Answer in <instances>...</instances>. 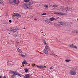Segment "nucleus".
I'll list each match as a JSON object with an SVG mask.
<instances>
[{
  "label": "nucleus",
  "mask_w": 78,
  "mask_h": 78,
  "mask_svg": "<svg viewBox=\"0 0 78 78\" xmlns=\"http://www.w3.org/2000/svg\"><path fill=\"white\" fill-rule=\"evenodd\" d=\"M44 8H46V9L45 8V9H48V5H45L44 6Z\"/></svg>",
  "instance_id": "nucleus-20"
},
{
  "label": "nucleus",
  "mask_w": 78,
  "mask_h": 78,
  "mask_svg": "<svg viewBox=\"0 0 78 78\" xmlns=\"http://www.w3.org/2000/svg\"><path fill=\"white\" fill-rule=\"evenodd\" d=\"M45 22L46 23H47L48 24H49L50 23V20L48 19H46L45 20Z\"/></svg>",
  "instance_id": "nucleus-10"
},
{
  "label": "nucleus",
  "mask_w": 78,
  "mask_h": 78,
  "mask_svg": "<svg viewBox=\"0 0 78 78\" xmlns=\"http://www.w3.org/2000/svg\"><path fill=\"white\" fill-rule=\"evenodd\" d=\"M24 64L25 65H27V61H23V64Z\"/></svg>",
  "instance_id": "nucleus-22"
},
{
  "label": "nucleus",
  "mask_w": 78,
  "mask_h": 78,
  "mask_svg": "<svg viewBox=\"0 0 78 78\" xmlns=\"http://www.w3.org/2000/svg\"><path fill=\"white\" fill-rule=\"evenodd\" d=\"M65 61L66 62H69V61H70V60L66 59L65 60Z\"/></svg>",
  "instance_id": "nucleus-26"
},
{
  "label": "nucleus",
  "mask_w": 78,
  "mask_h": 78,
  "mask_svg": "<svg viewBox=\"0 0 78 78\" xmlns=\"http://www.w3.org/2000/svg\"><path fill=\"white\" fill-rule=\"evenodd\" d=\"M33 2L32 1H31L29 2L28 4L29 5H33Z\"/></svg>",
  "instance_id": "nucleus-12"
},
{
  "label": "nucleus",
  "mask_w": 78,
  "mask_h": 78,
  "mask_svg": "<svg viewBox=\"0 0 78 78\" xmlns=\"http://www.w3.org/2000/svg\"><path fill=\"white\" fill-rule=\"evenodd\" d=\"M17 50L19 52V53H22V51L21 50L19 49V48H17Z\"/></svg>",
  "instance_id": "nucleus-18"
},
{
  "label": "nucleus",
  "mask_w": 78,
  "mask_h": 78,
  "mask_svg": "<svg viewBox=\"0 0 78 78\" xmlns=\"http://www.w3.org/2000/svg\"><path fill=\"white\" fill-rule=\"evenodd\" d=\"M69 47H71V48H77V47L74 46L73 45H71L69 46Z\"/></svg>",
  "instance_id": "nucleus-9"
},
{
  "label": "nucleus",
  "mask_w": 78,
  "mask_h": 78,
  "mask_svg": "<svg viewBox=\"0 0 78 78\" xmlns=\"http://www.w3.org/2000/svg\"><path fill=\"white\" fill-rule=\"evenodd\" d=\"M0 3L1 5H3V4L2 0H0Z\"/></svg>",
  "instance_id": "nucleus-24"
},
{
  "label": "nucleus",
  "mask_w": 78,
  "mask_h": 78,
  "mask_svg": "<svg viewBox=\"0 0 78 78\" xmlns=\"http://www.w3.org/2000/svg\"><path fill=\"white\" fill-rule=\"evenodd\" d=\"M17 75H18V76H20V77H21V76H22V75L21 74L19 73H18Z\"/></svg>",
  "instance_id": "nucleus-23"
},
{
  "label": "nucleus",
  "mask_w": 78,
  "mask_h": 78,
  "mask_svg": "<svg viewBox=\"0 0 78 78\" xmlns=\"http://www.w3.org/2000/svg\"><path fill=\"white\" fill-rule=\"evenodd\" d=\"M15 37H17V36H18V32L17 31H16L15 34Z\"/></svg>",
  "instance_id": "nucleus-14"
},
{
  "label": "nucleus",
  "mask_w": 78,
  "mask_h": 78,
  "mask_svg": "<svg viewBox=\"0 0 78 78\" xmlns=\"http://www.w3.org/2000/svg\"><path fill=\"white\" fill-rule=\"evenodd\" d=\"M44 45H46V44H47V43H46V41H44Z\"/></svg>",
  "instance_id": "nucleus-32"
},
{
  "label": "nucleus",
  "mask_w": 78,
  "mask_h": 78,
  "mask_svg": "<svg viewBox=\"0 0 78 78\" xmlns=\"http://www.w3.org/2000/svg\"><path fill=\"white\" fill-rule=\"evenodd\" d=\"M10 31H12L13 32H16L17 30L14 27H11L10 29Z\"/></svg>",
  "instance_id": "nucleus-6"
},
{
  "label": "nucleus",
  "mask_w": 78,
  "mask_h": 78,
  "mask_svg": "<svg viewBox=\"0 0 78 78\" xmlns=\"http://www.w3.org/2000/svg\"><path fill=\"white\" fill-rule=\"evenodd\" d=\"M24 70H25V72L26 73H27L28 72V69L27 68H25L24 69Z\"/></svg>",
  "instance_id": "nucleus-21"
},
{
  "label": "nucleus",
  "mask_w": 78,
  "mask_h": 78,
  "mask_svg": "<svg viewBox=\"0 0 78 78\" xmlns=\"http://www.w3.org/2000/svg\"><path fill=\"white\" fill-rule=\"evenodd\" d=\"M9 22L10 23H11L12 22V21H11V20H9Z\"/></svg>",
  "instance_id": "nucleus-36"
},
{
  "label": "nucleus",
  "mask_w": 78,
  "mask_h": 78,
  "mask_svg": "<svg viewBox=\"0 0 78 78\" xmlns=\"http://www.w3.org/2000/svg\"><path fill=\"white\" fill-rule=\"evenodd\" d=\"M29 77H30V75H29V74H28L24 76L25 78H29Z\"/></svg>",
  "instance_id": "nucleus-16"
},
{
  "label": "nucleus",
  "mask_w": 78,
  "mask_h": 78,
  "mask_svg": "<svg viewBox=\"0 0 78 78\" xmlns=\"http://www.w3.org/2000/svg\"><path fill=\"white\" fill-rule=\"evenodd\" d=\"M15 76H14L13 74L12 75L11 77V78H15Z\"/></svg>",
  "instance_id": "nucleus-25"
},
{
  "label": "nucleus",
  "mask_w": 78,
  "mask_h": 78,
  "mask_svg": "<svg viewBox=\"0 0 78 78\" xmlns=\"http://www.w3.org/2000/svg\"><path fill=\"white\" fill-rule=\"evenodd\" d=\"M2 78V76H0V78Z\"/></svg>",
  "instance_id": "nucleus-41"
},
{
  "label": "nucleus",
  "mask_w": 78,
  "mask_h": 78,
  "mask_svg": "<svg viewBox=\"0 0 78 78\" xmlns=\"http://www.w3.org/2000/svg\"><path fill=\"white\" fill-rule=\"evenodd\" d=\"M44 53H45L46 55H48V52L47 50V49L45 48L44 49Z\"/></svg>",
  "instance_id": "nucleus-8"
},
{
  "label": "nucleus",
  "mask_w": 78,
  "mask_h": 78,
  "mask_svg": "<svg viewBox=\"0 0 78 78\" xmlns=\"http://www.w3.org/2000/svg\"><path fill=\"white\" fill-rule=\"evenodd\" d=\"M23 29H25V28H23Z\"/></svg>",
  "instance_id": "nucleus-44"
},
{
  "label": "nucleus",
  "mask_w": 78,
  "mask_h": 78,
  "mask_svg": "<svg viewBox=\"0 0 78 78\" xmlns=\"http://www.w3.org/2000/svg\"><path fill=\"white\" fill-rule=\"evenodd\" d=\"M51 55H53V56H55V57H56V56H57V55H55L54 54V53H53L52 52H51L50 54Z\"/></svg>",
  "instance_id": "nucleus-17"
},
{
  "label": "nucleus",
  "mask_w": 78,
  "mask_h": 78,
  "mask_svg": "<svg viewBox=\"0 0 78 78\" xmlns=\"http://www.w3.org/2000/svg\"><path fill=\"white\" fill-rule=\"evenodd\" d=\"M59 25H65L66 23L62 22H61L59 23Z\"/></svg>",
  "instance_id": "nucleus-11"
},
{
  "label": "nucleus",
  "mask_w": 78,
  "mask_h": 78,
  "mask_svg": "<svg viewBox=\"0 0 78 78\" xmlns=\"http://www.w3.org/2000/svg\"><path fill=\"white\" fill-rule=\"evenodd\" d=\"M49 20L51 21H53V20H55V18H54L53 17L49 19Z\"/></svg>",
  "instance_id": "nucleus-15"
},
{
  "label": "nucleus",
  "mask_w": 78,
  "mask_h": 78,
  "mask_svg": "<svg viewBox=\"0 0 78 78\" xmlns=\"http://www.w3.org/2000/svg\"><path fill=\"white\" fill-rule=\"evenodd\" d=\"M34 20H37V19L35 18V19H34Z\"/></svg>",
  "instance_id": "nucleus-40"
},
{
  "label": "nucleus",
  "mask_w": 78,
  "mask_h": 78,
  "mask_svg": "<svg viewBox=\"0 0 78 78\" xmlns=\"http://www.w3.org/2000/svg\"><path fill=\"white\" fill-rule=\"evenodd\" d=\"M59 8L60 9H57V11H61L63 12H67V9H68V8L67 7H64V6H60L59 7Z\"/></svg>",
  "instance_id": "nucleus-1"
},
{
  "label": "nucleus",
  "mask_w": 78,
  "mask_h": 78,
  "mask_svg": "<svg viewBox=\"0 0 78 78\" xmlns=\"http://www.w3.org/2000/svg\"><path fill=\"white\" fill-rule=\"evenodd\" d=\"M50 69H53V67H50Z\"/></svg>",
  "instance_id": "nucleus-37"
},
{
  "label": "nucleus",
  "mask_w": 78,
  "mask_h": 78,
  "mask_svg": "<svg viewBox=\"0 0 78 78\" xmlns=\"http://www.w3.org/2000/svg\"><path fill=\"white\" fill-rule=\"evenodd\" d=\"M52 6L54 7V8H55V7H57L58 6L56 5H53Z\"/></svg>",
  "instance_id": "nucleus-29"
},
{
  "label": "nucleus",
  "mask_w": 78,
  "mask_h": 78,
  "mask_svg": "<svg viewBox=\"0 0 78 78\" xmlns=\"http://www.w3.org/2000/svg\"><path fill=\"white\" fill-rule=\"evenodd\" d=\"M59 12H55L54 13V14H57V15H58Z\"/></svg>",
  "instance_id": "nucleus-30"
},
{
  "label": "nucleus",
  "mask_w": 78,
  "mask_h": 78,
  "mask_svg": "<svg viewBox=\"0 0 78 78\" xmlns=\"http://www.w3.org/2000/svg\"><path fill=\"white\" fill-rule=\"evenodd\" d=\"M14 15L16 17H21V15H20V14H19V13H16Z\"/></svg>",
  "instance_id": "nucleus-7"
},
{
  "label": "nucleus",
  "mask_w": 78,
  "mask_h": 78,
  "mask_svg": "<svg viewBox=\"0 0 78 78\" xmlns=\"http://www.w3.org/2000/svg\"><path fill=\"white\" fill-rule=\"evenodd\" d=\"M65 13L60 12L58 13V15H65Z\"/></svg>",
  "instance_id": "nucleus-19"
},
{
  "label": "nucleus",
  "mask_w": 78,
  "mask_h": 78,
  "mask_svg": "<svg viewBox=\"0 0 78 78\" xmlns=\"http://www.w3.org/2000/svg\"><path fill=\"white\" fill-rule=\"evenodd\" d=\"M20 56H22V57H24V56H25V55L21 54H20Z\"/></svg>",
  "instance_id": "nucleus-27"
},
{
  "label": "nucleus",
  "mask_w": 78,
  "mask_h": 78,
  "mask_svg": "<svg viewBox=\"0 0 78 78\" xmlns=\"http://www.w3.org/2000/svg\"><path fill=\"white\" fill-rule=\"evenodd\" d=\"M19 0H13L12 2L13 3H15V4H18V3H19Z\"/></svg>",
  "instance_id": "nucleus-5"
},
{
  "label": "nucleus",
  "mask_w": 78,
  "mask_h": 78,
  "mask_svg": "<svg viewBox=\"0 0 78 78\" xmlns=\"http://www.w3.org/2000/svg\"><path fill=\"white\" fill-rule=\"evenodd\" d=\"M71 75H75L76 74V70H71L69 72Z\"/></svg>",
  "instance_id": "nucleus-3"
},
{
  "label": "nucleus",
  "mask_w": 78,
  "mask_h": 78,
  "mask_svg": "<svg viewBox=\"0 0 78 78\" xmlns=\"http://www.w3.org/2000/svg\"><path fill=\"white\" fill-rule=\"evenodd\" d=\"M47 46V47H48V44H45Z\"/></svg>",
  "instance_id": "nucleus-39"
},
{
  "label": "nucleus",
  "mask_w": 78,
  "mask_h": 78,
  "mask_svg": "<svg viewBox=\"0 0 78 78\" xmlns=\"http://www.w3.org/2000/svg\"><path fill=\"white\" fill-rule=\"evenodd\" d=\"M35 64H33L32 65V66H33V67H34V66H35Z\"/></svg>",
  "instance_id": "nucleus-38"
},
{
  "label": "nucleus",
  "mask_w": 78,
  "mask_h": 78,
  "mask_svg": "<svg viewBox=\"0 0 78 78\" xmlns=\"http://www.w3.org/2000/svg\"><path fill=\"white\" fill-rule=\"evenodd\" d=\"M11 72H12V73H13V75L15 76H16V75H17V72L16 71H11Z\"/></svg>",
  "instance_id": "nucleus-4"
},
{
  "label": "nucleus",
  "mask_w": 78,
  "mask_h": 78,
  "mask_svg": "<svg viewBox=\"0 0 78 78\" xmlns=\"http://www.w3.org/2000/svg\"><path fill=\"white\" fill-rule=\"evenodd\" d=\"M9 42H11V44H12V43H13V41H9Z\"/></svg>",
  "instance_id": "nucleus-34"
},
{
  "label": "nucleus",
  "mask_w": 78,
  "mask_h": 78,
  "mask_svg": "<svg viewBox=\"0 0 78 78\" xmlns=\"http://www.w3.org/2000/svg\"><path fill=\"white\" fill-rule=\"evenodd\" d=\"M47 15V13H43L42 14V15L43 16H45V15Z\"/></svg>",
  "instance_id": "nucleus-33"
},
{
  "label": "nucleus",
  "mask_w": 78,
  "mask_h": 78,
  "mask_svg": "<svg viewBox=\"0 0 78 78\" xmlns=\"http://www.w3.org/2000/svg\"><path fill=\"white\" fill-rule=\"evenodd\" d=\"M69 11H72V8L70 7L69 8Z\"/></svg>",
  "instance_id": "nucleus-31"
},
{
  "label": "nucleus",
  "mask_w": 78,
  "mask_h": 78,
  "mask_svg": "<svg viewBox=\"0 0 78 78\" xmlns=\"http://www.w3.org/2000/svg\"><path fill=\"white\" fill-rule=\"evenodd\" d=\"M23 7L24 9H29V10H31L32 9L33 7L31 5H29L28 4H24L23 5Z\"/></svg>",
  "instance_id": "nucleus-2"
},
{
  "label": "nucleus",
  "mask_w": 78,
  "mask_h": 78,
  "mask_svg": "<svg viewBox=\"0 0 78 78\" xmlns=\"http://www.w3.org/2000/svg\"><path fill=\"white\" fill-rule=\"evenodd\" d=\"M30 0H24V2L26 3H27L28 2H30Z\"/></svg>",
  "instance_id": "nucleus-28"
},
{
  "label": "nucleus",
  "mask_w": 78,
  "mask_h": 78,
  "mask_svg": "<svg viewBox=\"0 0 78 78\" xmlns=\"http://www.w3.org/2000/svg\"><path fill=\"white\" fill-rule=\"evenodd\" d=\"M76 33H78V31H76Z\"/></svg>",
  "instance_id": "nucleus-43"
},
{
  "label": "nucleus",
  "mask_w": 78,
  "mask_h": 78,
  "mask_svg": "<svg viewBox=\"0 0 78 78\" xmlns=\"http://www.w3.org/2000/svg\"><path fill=\"white\" fill-rule=\"evenodd\" d=\"M77 20L78 21V18L77 19Z\"/></svg>",
  "instance_id": "nucleus-45"
},
{
  "label": "nucleus",
  "mask_w": 78,
  "mask_h": 78,
  "mask_svg": "<svg viewBox=\"0 0 78 78\" xmlns=\"http://www.w3.org/2000/svg\"><path fill=\"white\" fill-rule=\"evenodd\" d=\"M11 0H9V2H11Z\"/></svg>",
  "instance_id": "nucleus-42"
},
{
  "label": "nucleus",
  "mask_w": 78,
  "mask_h": 78,
  "mask_svg": "<svg viewBox=\"0 0 78 78\" xmlns=\"http://www.w3.org/2000/svg\"><path fill=\"white\" fill-rule=\"evenodd\" d=\"M56 27H58V26H59V25H58V24H56Z\"/></svg>",
  "instance_id": "nucleus-35"
},
{
  "label": "nucleus",
  "mask_w": 78,
  "mask_h": 78,
  "mask_svg": "<svg viewBox=\"0 0 78 78\" xmlns=\"http://www.w3.org/2000/svg\"><path fill=\"white\" fill-rule=\"evenodd\" d=\"M36 67H38L39 69H44V66H37Z\"/></svg>",
  "instance_id": "nucleus-13"
}]
</instances>
